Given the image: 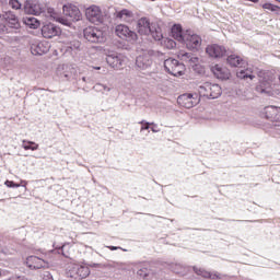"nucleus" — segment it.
I'll return each mask as SVG.
<instances>
[{"instance_id": "f257e3e1", "label": "nucleus", "mask_w": 280, "mask_h": 280, "mask_svg": "<svg viewBox=\"0 0 280 280\" xmlns=\"http://www.w3.org/2000/svg\"><path fill=\"white\" fill-rule=\"evenodd\" d=\"M137 30L140 35H152V38L154 40H162L163 39V33L160 26H156L155 24H151V22L148 20V18H140L137 24Z\"/></svg>"}, {"instance_id": "f03ea898", "label": "nucleus", "mask_w": 280, "mask_h": 280, "mask_svg": "<svg viewBox=\"0 0 280 280\" xmlns=\"http://www.w3.org/2000/svg\"><path fill=\"white\" fill-rule=\"evenodd\" d=\"M222 94V88L219 84L210 83L207 81L199 85V95L207 98H219Z\"/></svg>"}, {"instance_id": "7ed1b4c3", "label": "nucleus", "mask_w": 280, "mask_h": 280, "mask_svg": "<svg viewBox=\"0 0 280 280\" xmlns=\"http://www.w3.org/2000/svg\"><path fill=\"white\" fill-rule=\"evenodd\" d=\"M164 69L173 77L185 75L186 67L184 63L177 61V59L168 58L164 61Z\"/></svg>"}, {"instance_id": "20e7f679", "label": "nucleus", "mask_w": 280, "mask_h": 280, "mask_svg": "<svg viewBox=\"0 0 280 280\" xmlns=\"http://www.w3.org/2000/svg\"><path fill=\"white\" fill-rule=\"evenodd\" d=\"M115 34L118 38L130 43H135L139 39L137 33L131 31L129 26L124 24L115 26Z\"/></svg>"}, {"instance_id": "39448f33", "label": "nucleus", "mask_w": 280, "mask_h": 280, "mask_svg": "<svg viewBox=\"0 0 280 280\" xmlns=\"http://www.w3.org/2000/svg\"><path fill=\"white\" fill-rule=\"evenodd\" d=\"M200 103V96L197 92L194 93H186L183 95H179L177 97V104L180 105L183 108H194V106L198 105Z\"/></svg>"}, {"instance_id": "423d86ee", "label": "nucleus", "mask_w": 280, "mask_h": 280, "mask_svg": "<svg viewBox=\"0 0 280 280\" xmlns=\"http://www.w3.org/2000/svg\"><path fill=\"white\" fill-rule=\"evenodd\" d=\"M85 18L93 24H102L104 22V15L101 7L92 4L85 9Z\"/></svg>"}, {"instance_id": "0eeeda50", "label": "nucleus", "mask_w": 280, "mask_h": 280, "mask_svg": "<svg viewBox=\"0 0 280 280\" xmlns=\"http://www.w3.org/2000/svg\"><path fill=\"white\" fill-rule=\"evenodd\" d=\"M184 44L189 50H199L202 46V37L187 31L184 38Z\"/></svg>"}, {"instance_id": "6e6552de", "label": "nucleus", "mask_w": 280, "mask_h": 280, "mask_svg": "<svg viewBox=\"0 0 280 280\" xmlns=\"http://www.w3.org/2000/svg\"><path fill=\"white\" fill-rule=\"evenodd\" d=\"M84 38L91 43H101L104 39V33L98 27L88 26L84 30Z\"/></svg>"}, {"instance_id": "1a4fd4ad", "label": "nucleus", "mask_w": 280, "mask_h": 280, "mask_svg": "<svg viewBox=\"0 0 280 280\" xmlns=\"http://www.w3.org/2000/svg\"><path fill=\"white\" fill-rule=\"evenodd\" d=\"M49 261L45 260L43 258H39L38 256L31 255L26 258V267L31 270H37L45 267H48Z\"/></svg>"}, {"instance_id": "9d476101", "label": "nucleus", "mask_w": 280, "mask_h": 280, "mask_svg": "<svg viewBox=\"0 0 280 280\" xmlns=\"http://www.w3.org/2000/svg\"><path fill=\"white\" fill-rule=\"evenodd\" d=\"M61 32L62 31L60 30V27H58L57 25H54L51 23L43 25V27H42L43 38H46V39H52L56 36L61 35Z\"/></svg>"}, {"instance_id": "9b49d317", "label": "nucleus", "mask_w": 280, "mask_h": 280, "mask_svg": "<svg viewBox=\"0 0 280 280\" xmlns=\"http://www.w3.org/2000/svg\"><path fill=\"white\" fill-rule=\"evenodd\" d=\"M206 51L211 58H222L226 56V48L224 46H220L219 44H210L207 46Z\"/></svg>"}, {"instance_id": "f8f14e48", "label": "nucleus", "mask_w": 280, "mask_h": 280, "mask_svg": "<svg viewBox=\"0 0 280 280\" xmlns=\"http://www.w3.org/2000/svg\"><path fill=\"white\" fill-rule=\"evenodd\" d=\"M63 14L66 15V18H69L72 21H80V19L82 18L79 7L74 4H65Z\"/></svg>"}, {"instance_id": "ddd939ff", "label": "nucleus", "mask_w": 280, "mask_h": 280, "mask_svg": "<svg viewBox=\"0 0 280 280\" xmlns=\"http://www.w3.org/2000/svg\"><path fill=\"white\" fill-rule=\"evenodd\" d=\"M50 49V44L48 42H38V43H34L31 46V52L34 56H42V55H46V52H48Z\"/></svg>"}, {"instance_id": "4468645a", "label": "nucleus", "mask_w": 280, "mask_h": 280, "mask_svg": "<svg viewBox=\"0 0 280 280\" xmlns=\"http://www.w3.org/2000/svg\"><path fill=\"white\" fill-rule=\"evenodd\" d=\"M213 75L221 80H228L231 78V72L226 67H222V65H214L211 68Z\"/></svg>"}, {"instance_id": "2eb2a0df", "label": "nucleus", "mask_w": 280, "mask_h": 280, "mask_svg": "<svg viewBox=\"0 0 280 280\" xmlns=\"http://www.w3.org/2000/svg\"><path fill=\"white\" fill-rule=\"evenodd\" d=\"M266 119L270 121H280V107L277 106H267L265 107Z\"/></svg>"}, {"instance_id": "dca6fc26", "label": "nucleus", "mask_w": 280, "mask_h": 280, "mask_svg": "<svg viewBox=\"0 0 280 280\" xmlns=\"http://www.w3.org/2000/svg\"><path fill=\"white\" fill-rule=\"evenodd\" d=\"M24 10L27 14L33 15H40L42 13H44L42 5L39 3H35V1H26Z\"/></svg>"}, {"instance_id": "f3484780", "label": "nucleus", "mask_w": 280, "mask_h": 280, "mask_svg": "<svg viewBox=\"0 0 280 280\" xmlns=\"http://www.w3.org/2000/svg\"><path fill=\"white\" fill-rule=\"evenodd\" d=\"M126 59L122 58L121 56L119 55H115V54H112V55H107L106 57V62L109 65V67L112 68H121L125 63Z\"/></svg>"}, {"instance_id": "a211bd4d", "label": "nucleus", "mask_w": 280, "mask_h": 280, "mask_svg": "<svg viewBox=\"0 0 280 280\" xmlns=\"http://www.w3.org/2000/svg\"><path fill=\"white\" fill-rule=\"evenodd\" d=\"M55 73L59 78H69L73 73V68L71 67V65H58Z\"/></svg>"}, {"instance_id": "6ab92c4d", "label": "nucleus", "mask_w": 280, "mask_h": 280, "mask_svg": "<svg viewBox=\"0 0 280 280\" xmlns=\"http://www.w3.org/2000/svg\"><path fill=\"white\" fill-rule=\"evenodd\" d=\"M228 63L231 67L243 68L246 61H244V58L240 57V55L232 54L228 57Z\"/></svg>"}, {"instance_id": "aec40b11", "label": "nucleus", "mask_w": 280, "mask_h": 280, "mask_svg": "<svg viewBox=\"0 0 280 280\" xmlns=\"http://www.w3.org/2000/svg\"><path fill=\"white\" fill-rule=\"evenodd\" d=\"M171 34L174 39L184 43L186 37V32H183V27L180 25H173L171 30Z\"/></svg>"}, {"instance_id": "412c9836", "label": "nucleus", "mask_w": 280, "mask_h": 280, "mask_svg": "<svg viewBox=\"0 0 280 280\" xmlns=\"http://www.w3.org/2000/svg\"><path fill=\"white\" fill-rule=\"evenodd\" d=\"M256 92L271 95L272 94L271 81L270 80L260 81V83L256 88Z\"/></svg>"}, {"instance_id": "4be33fe9", "label": "nucleus", "mask_w": 280, "mask_h": 280, "mask_svg": "<svg viewBox=\"0 0 280 280\" xmlns=\"http://www.w3.org/2000/svg\"><path fill=\"white\" fill-rule=\"evenodd\" d=\"M4 20L9 24L11 28H20L21 24L16 15L12 13V11H8L4 14Z\"/></svg>"}, {"instance_id": "5701e85b", "label": "nucleus", "mask_w": 280, "mask_h": 280, "mask_svg": "<svg viewBox=\"0 0 280 280\" xmlns=\"http://www.w3.org/2000/svg\"><path fill=\"white\" fill-rule=\"evenodd\" d=\"M115 15H116V19L120 21H125V23H130V21L133 19L132 11L128 9H122L120 11H117Z\"/></svg>"}, {"instance_id": "b1692460", "label": "nucleus", "mask_w": 280, "mask_h": 280, "mask_svg": "<svg viewBox=\"0 0 280 280\" xmlns=\"http://www.w3.org/2000/svg\"><path fill=\"white\" fill-rule=\"evenodd\" d=\"M151 59L149 57V55H140L137 59H136V66L140 69H147L149 67H151Z\"/></svg>"}, {"instance_id": "393cba45", "label": "nucleus", "mask_w": 280, "mask_h": 280, "mask_svg": "<svg viewBox=\"0 0 280 280\" xmlns=\"http://www.w3.org/2000/svg\"><path fill=\"white\" fill-rule=\"evenodd\" d=\"M23 23L26 24V26H30L32 30H37L40 26V22L35 16L23 18Z\"/></svg>"}, {"instance_id": "a878e982", "label": "nucleus", "mask_w": 280, "mask_h": 280, "mask_svg": "<svg viewBox=\"0 0 280 280\" xmlns=\"http://www.w3.org/2000/svg\"><path fill=\"white\" fill-rule=\"evenodd\" d=\"M195 273L198 275V276H201L202 278L205 279H219V275L217 273H211V271H208L206 269H202V268H195Z\"/></svg>"}, {"instance_id": "bb28decb", "label": "nucleus", "mask_w": 280, "mask_h": 280, "mask_svg": "<svg viewBox=\"0 0 280 280\" xmlns=\"http://www.w3.org/2000/svg\"><path fill=\"white\" fill-rule=\"evenodd\" d=\"M66 276L68 279L71 280H79V275H78V265H71L68 267V270L66 272Z\"/></svg>"}, {"instance_id": "cd10ccee", "label": "nucleus", "mask_w": 280, "mask_h": 280, "mask_svg": "<svg viewBox=\"0 0 280 280\" xmlns=\"http://www.w3.org/2000/svg\"><path fill=\"white\" fill-rule=\"evenodd\" d=\"M78 280H82L89 277L90 269L86 266L77 265Z\"/></svg>"}, {"instance_id": "c85d7f7f", "label": "nucleus", "mask_w": 280, "mask_h": 280, "mask_svg": "<svg viewBox=\"0 0 280 280\" xmlns=\"http://www.w3.org/2000/svg\"><path fill=\"white\" fill-rule=\"evenodd\" d=\"M4 185H5V187H8V188H20V187H27L28 182L22 179L20 184H15V182L7 179V180L4 182Z\"/></svg>"}, {"instance_id": "c756f323", "label": "nucleus", "mask_w": 280, "mask_h": 280, "mask_svg": "<svg viewBox=\"0 0 280 280\" xmlns=\"http://www.w3.org/2000/svg\"><path fill=\"white\" fill-rule=\"evenodd\" d=\"M22 147L24 148L25 151H37L39 148V144L33 141H23Z\"/></svg>"}, {"instance_id": "7c9ffc66", "label": "nucleus", "mask_w": 280, "mask_h": 280, "mask_svg": "<svg viewBox=\"0 0 280 280\" xmlns=\"http://www.w3.org/2000/svg\"><path fill=\"white\" fill-rule=\"evenodd\" d=\"M236 77L240 79H254L255 75H253L252 70L246 69V70H240L238 72H236Z\"/></svg>"}, {"instance_id": "2f4dec72", "label": "nucleus", "mask_w": 280, "mask_h": 280, "mask_svg": "<svg viewBox=\"0 0 280 280\" xmlns=\"http://www.w3.org/2000/svg\"><path fill=\"white\" fill-rule=\"evenodd\" d=\"M262 9L265 10H270V12H279L280 7L272 4V3H265L261 5Z\"/></svg>"}, {"instance_id": "473e14b6", "label": "nucleus", "mask_w": 280, "mask_h": 280, "mask_svg": "<svg viewBox=\"0 0 280 280\" xmlns=\"http://www.w3.org/2000/svg\"><path fill=\"white\" fill-rule=\"evenodd\" d=\"M164 46L167 49H174V47H176V42L172 40V38H164Z\"/></svg>"}, {"instance_id": "72a5a7b5", "label": "nucleus", "mask_w": 280, "mask_h": 280, "mask_svg": "<svg viewBox=\"0 0 280 280\" xmlns=\"http://www.w3.org/2000/svg\"><path fill=\"white\" fill-rule=\"evenodd\" d=\"M9 5L13 9V10H20L21 9V3L19 0H9Z\"/></svg>"}, {"instance_id": "f704fd0d", "label": "nucleus", "mask_w": 280, "mask_h": 280, "mask_svg": "<svg viewBox=\"0 0 280 280\" xmlns=\"http://www.w3.org/2000/svg\"><path fill=\"white\" fill-rule=\"evenodd\" d=\"M138 276L143 279L147 278V276H149V270L147 267H142L140 270H138Z\"/></svg>"}, {"instance_id": "c9c22d12", "label": "nucleus", "mask_w": 280, "mask_h": 280, "mask_svg": "<svg viewBox=\"0 0 280 280\" xmlns=\"http://www.w3.org/2000/svg\"><path fill=\"white\" fill-rule=\"evenodd\" d=\"M42 280H54V277L51 273H49V271H44L42 275Z\"/></svg>"}, {"instance_id": "e433bc0d", "label": "nucleus", "mask_w": 280, "mask_h": 280, "mask_svg": "<svg viewBox=\"0 0 280 280\" xmlns=\"http://www.w3.org/2000/svg\"><path fill=\"white\" fill-rule=\"evenodd\" d=\"M140 125H142L141 131L149 130V129H150V126H151L150 122H147V121H144V120L140 121Z\"/></svg>"}, {"instance_id": "4c0bfd02", "label": "nucleus", "mask_w": 280, "mask_h": 280, "mask_svg": "<svg viewBox=\"0 0 280 280\" xmlns=\"http://www.w3.org/2000/svg\"><path fill=\"white\" fill-rule=\"evenodd\" d=\"M8 280H28V279L26 277L19 276V277H10L8 278Z\"/></svg>"}, {"instance_id": "58836bf2", "label": "nucleus", "mask_w": 280, "mask_h": 280, "mask_svg": "<svg viewBox=\"0 0 280 280\" xmlns=\"http://www.w3.org/2000/svg\"><path fill=\"white\" fill-rule=\"evenodd\" d=\"M48 13L51 19H57V14L55 13L54 9H48Z\"/></svg>"}, {"instance_id": "ea45409f", "label": "nucleus", "mask_w": 280, "mask_h": 280, "mask_svg": "<svg viewBox=\"0 0 280 280\" xmlns=\"http://www.w3.org/2000/svg\"><path fill=\"white\" fill-rule=\"evenodd\" d=\"M59 23L67 24V21H65L63 19H61V20H59Z\"/></svg>"}, {"instance_id": "a19ab883", "label": "nucleus", "mask_w": 280, "mask_h": 280, "mask_svg": "<svg viewBox=\"0 0 280 280\" xmlns=\"http://www.w3.org/2000/svg\"><path fill=\"white\" fill-rule=\"evenodd\" d=\"M249 2H253V3H258L259 0H248Z\"/></svg>"}, {"instance_id": "79ce46f5", "label": "nucleus", "mask_w": 280, "mask_h": 280, "mask_svg": "<svg viewBox=\"0 0 280 280\" xmlns=\"http://www.w3.org/2000/svg\"><path fill=\"white\" fill-rule=\"evenodd\" d=\"M109 250H117V247H109Z\"/></svg>"}, {"instance_id": "37998d69", "label": "nucleus", "mask_w": 280, "mask_h": 280, "mask_svg": "<svg viewBox=\"0 0 280 280\" xmlns=\"http://www.w3.org/2000/svg\"><path fill=\"white\" fill-rule=\"evenodd\" d=\"M93 69H96L97 71H100L101 67H93Z\"/></svg>"}, {"instance_id": "c03bdc74", "label": "nucleus", "mask_w": 280, "mask_h": 280, "mask_svg": "<svg viewBox=\"0 0 280 280\" xmlns=\"http://www.w3.org/2000/svg\"><path fill=\"white\" fill-rule=\"evenodd\" d=\"M152 131H154V132H155V128H152Z\"/></svg>"}, {"instance_id": "a18cd8bd", "label": "nucleus", "mask_w": 280, "mask_h": 280, "mask_svg": "<svg viewBox=\"0 0 280 280\" xmlns=\"http://www.w3.org/2000/svg\"><path fill=\"white\" fill-rule=\"evenodd\" d=\"M276 2H279V3H280V0H276Z\"/></svg>"}, {"instance_id": "49530a36", "label": "nucleus", "mask_w": 280, "mask_h": 280, "mask_svg": "<svg viewBox=\"0 0 280 280\" xmlns=\"http://www.w3.org/2000/svg\"><path fill=\"white\" fill-rule=\"evenodd\" d=\"M279 82H280V74H279Z\"/></svg>"}]
</instances>
